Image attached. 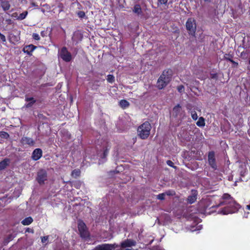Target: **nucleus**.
<instances>
[{
	"mask_svg": "<svg viewBox=\"0 0 250 250\" xmlns=\"http://www.w3.org/2000/svg\"><path fill=\"white\" fill-rule=\"evenodd\" d=\"M206 2H210L211 0H204Z\"/></svg>",
	"mask_w": 250,
	"mask_h": 250,
	"instance_id": "a18cd8bd",
	"label": "nucleus"
},
{
	"mask_svg": "<svg viewBox=\"0 0 250 250\" xmlns=\"http://www.w3.org/2000/svg\"><path fill=\"white\" fill-rule=\"evenodd\" d=\"M216 77H217V74H213L211 75V78H216Z\"/></svg>",
	"mask_w": 250,
	"mask_h": 250,
	"instance_id": "37998d69",
	"label": "nucleus"
},
{
	"mask_svg": "<svg viewBox=\"0 0 250 250\" xmlns=\"http://www.w3.org/2000/svg\"><path fill=\"white\" fill-rule=\"evenodd\" d=\"M95 82H97L98 83L99 82V81H95Z\"/></svg>",
	"mask_w": 250,
	"mask_h": 250,
	"instance_id": "09e8293b",
	"label": "nucleus"
},
{
	"mask_svg": "<svg viewBox=\"0 0 250 250\" xmlns=\"http://www.w3.org/2000/svg\"><path fill=\"white\" fill-rule=\"evenodd\" d=\"M182 109L181 106L178 104L176 106H175L173 108V115L175 117H178V116H181L182 115Z\"/></svg>",
	"mask_w": 250,
	"mask_h": 250,
	"instance_id": "2eb2a0df",
	"label": "nucleus"
},
{
	"mask_svg": "<svg viewBox=\"0 0 250 250\" xmlns=\"http://www.w3.org/2000/svg\"><path fill=\"white\" fill-rule=\"evenodd\" d=\"M166 193H162L157 195V199L160 200H164L165 199Z\"/></svg>",
	"mask_w": 250,
	"mask_h": 250,
	"instance_id": "2f4dec72",
	"label": "nucleus"
},
{
	"mask_svg": "<svg viewBox=\"0 0 250 250\" xmlns=\"http://www.w3.org/2000/svg\"><path fill=\"white\" fill-rule=\"evenodd\" d=\"M47 180V173L46 170L41 169L37 172L36 180L40 185H43Z\"/></svg>",
	"mask_w": 250,
	"mask_h": 250,
	"instance_id": "0eeeda50",
	"label": "nucleus"
},
{
	"mask_svg": "<svg viewBox=\"0 0 250 250\" xmlns=\"http://www.w3.org/2000/svg\"><path fill=\"white\" fill-rule=\"evenodd\" d=\"M48 240V236H43L42 238V242L45 243Z\"/></svg>",
	"mask_w": 250,
	"mask_h": 250,
	"instance_id": "ea45409f",
	"label": "nucleus"
},
{
	"mask_svg": "<svg viewBox=\"0 0 250 250\" xmlns=\"http://www.w3.org/2000/svg\"><path fill=\"white\" fill-rule=\"evenodd\" d=\"M0 38L3 42H6V38L4 35L0 32Z\"/></svg>",
	"mask_w": 250,
	"mask_h": 250,
	"instance_id": "4c0bfd02",
	"label": "nucleus"
},
{
	"mask_svg": "<svg viewBox=\"0 0 250 250\" xmlns=\"http://www.w3.org/2000/svg\"><path fill=\"white\" fill-rule=\"evenodd\" d=\"M158 2L160 3V4H166L168 0H158Z\"/></svg>",
	"mask_w": 250,
	"mask_h": 250,
	"instance_id": "58836bf2",
	"label": "nucleus"
},
{
	"mask_svg": "<svg viewBox=\"0 0 250 250\" xmlns=\"http://www.w3.org/2000/svg\"><path fill=\"white\" fill-rule=\"evenodd\" d=\"M165 193H166V195H167L168 196H171L173 195V194L172 193V192L170 190H168L166 191Z\"/></svg>",
	"mask_w": 250,
	"mask_h": 250,
	"instance_id": "a19ab883",
	"label": "nucleus"
},
{
	"mask_svg": "<svg viewBox=\"0 0 250 250\" xmlns=\"http://www.w3.org/2000/svg\"><path fill=\"white\" fill-rule=\"evenodd\" d=\"M27 231H30V229H29V228H28V229H27Z\"/></svg>",
	"mask_w": 250,
	"mask_h": 250,
	"instance_id": "de8ad7c7",
	"label": "nucleus"
},
{
	"mask_svg": "<svg viewBox=\"0 0 250 250\" xmlns=\"http://www.w3.org/2000/svg\"><path fill=\"white\" fill-rule=\"evenodd\" d=\"M10 160L8 158H5L0 162V170L4 169L8 166Z\"/></svg>",
	"mask_w": 250,
	"mask_h": 250,
	"instance_id": "6ab92c4d",
	"label": "nucleus"
},
{
	"mask_svg": "<svg viewBox=\"0 0 250 250\" xmlns=\"http://www.w3.org/2000/svg\"><path fill=\"white\" fill-rule=\"evenodd\" d=\"M248 51H243L241 53V56L243 58V59H246L247 58V56H248Z\"/></svg>",
	"mask_w": 250,
	"mask_h": 250,
	"instance_id": "c9c22d12",
	"label": "nucleus"
},
{
	"mask_svg": "<svg viewBox=\"0 0 250 250\" xmlns=\"http://www.w3.org/2000/svg\"><path fill=\"white\" fill-rule=\"evenodd\" d=\"M59 55L65 62H69L72 60V55L65 46L62 47L61 48Z\"/></svg>",
	"mask_w": 250,
	"mask_h": 250,
	"instance_id": "423d86ee",
	"label": "nucleus"
},
{
	"mask_svg": "<svg viewBox=\"0 0 250 250\" xmlns=\"http://www.w3.org/2000/svg\"><path fill=\"white\" fill-rule=\"evenodd\" d=\"M196 125L199 127H203L205 125V119L203 117L199 118V120L197 122Z\"/></svg>",
	"mask_w": 250,
	"mask_h": 250,
	"instance_id": "5701e85b",
	"label": "nucleus"
},
{
	"mask_svg": "<svg viewBox=\"0 0 250 250\" xmlns=\"http://www.w3.org/2000/svg\"><path fill=\"white\" fill-rule=\"evenodd\" d=\"M172 78V70L170 69L164 70L158 78L156 87L159 90L166 87L170 83Z\"/></svg>",
	"mask_w": 250,
	"mask_h": 250,
	"instance_id": "f03ea898",
	"label": "nucleus"
},
{
	"mask_svg": "<svg viewBox=\"0 0 250 250\" xmlns=\"http://www.w3.org/2000/svg\"><path fill=\"white\" fill-rule=\"evenodd\" d=\"M222 199L224 200V201L221 202L217 207L224 204L228 205L221 210V212L222 214H228L229 213H233L238 210L239 205L236 203L234 198L231 197L230 194L224 193L222 197Z\"/></svg>",
	"mask_w": 250,
	"mask_h": 250,
	"instance_id": "f257e3e1",
	"label": "nucleus"
},
{
	"mask_svg": "<svg viewBox=\"0 0 250 250\" xmlns=\"http://www.w3.org/2000/svg\"><path fill=\"white\" fill-rule=\"evenodd\" d=\"M78 228L80 235L82 238H88L89 237V232L85 224L83 221L81 220L78 221Z\"/></svg>",
	"mask_w": 250,
	"mask_h": 250,
	"instance_id": "20e7f679",
	"label": "nucleus"
},
{
	"mask_svg": "<svg viewBox=\"0 0 250 250\" xmlns=\"http://www.w3.org/2000/svg\"><path fill=\"white\" fill-rule=\"evenodd\" d=\"M34 104H33V103H31V102H29V103H28L26 106L27 107H31Z\"/></svg>",
	"mask_w": 250,
	"mask_h": 250,
	"instance_id": "79ce46f5",
	"label": "nucleus"
},
{
	"mask_svg": "<svg viewBox=\"0 0 250 250\" xmlns=\"http://www.w3.org/2000/svg\"><path fill=\"white\" fill-rule=\"evenodd\" d=\"M129 103L126 100H121L119 102V105L123 108L125 109L129 107Z\"/></svg>",
	"mask_w": 250,
	"mask_h": 250,
	"instance_id": "aec40b11",
	"label": "nucleus"
},
{
	"mask_svg": "<svg viewBox=\"0 0 250 250\" xmlns=\"http://www.w3.org/2000/svg\"><path fill=\"white\" fill-rule=\"evenodd\" d=\"M15 237V236L12 234H10L8 235V236L5 238L4 240V243L5 244H8L10 241H12L14 238Z\"/></svg>",
	"mask_w": 250,
	"mask_h": 250,
	"instance_id": "a878e982",
	"label": "nucleus"
},
{
	"mask_svg": "<svg viewBox=\"0 0 250 250\" xmlns=\"http://www.w3.org/2000/svg\"><path fill=\"white\" fill-rule=\"evenodd\" d=\"M192 194L188 196V202L190 204L194 203L197 199L196 191H192Z\"/></svg>",
	"mask_w": 250,
	"mask_h": 250,
	"instance_id": "f3484780",
	"label": "nucleus"
},
{
	"mask_svg": "<svg viewBox=\"0 0 250 250\" xmlns=\"http://www.w3.org/2000/svg\"><path fill=\"white\" fill-rule=\"evenodd\" d=\"M21 142L23 145H27L30 146H34L35 143L33 139L28 137H23L21 140Z\"/></svg>",
	"mask_w": 250,
	"mask_h": 250,
	"instance_id": "ddd939ff",
	"label": "nucleus"
},
{
	"mask_svg": "<svg viewBox=\"0 0 250 250\" xmlns=\"http://www.w3.org/2000/svg\"><path fill=\"white\" fill-rule=\"evenodd\" d=\"M133 11L138 15L141 14L142 11L141 6L138 4H135L133 7Z\"/></svg>",
	"mask_w": 250,
	"mask_h": 250,
	"instance_id": "4be33fe9",
	"label": "nucleus"
},
{
	"mask_svg": "<svg viewBox=\"0 0 250 250\" xmlns=\"http://www.w3.org/2000/svg\"><path fill=\"white\" fill-rule=\"evenodd\" d=\"M81 175V171L79 169H75L71 172V176L75 178L79 177Z\"/></svg>",
	"mask_w": 250,
	"mask_h": 250,
	"instance_id": "b1692460",
	"label": "nucleus"
},
{
	"mask_svg": "<svg viewBox=\"0 0 250 250\" xmlns=\"http://www.w3.org/2000/svg\"><path fill=\"white\" fill-rule=\"evenodd\" d=\"M43 32H41V35H42V36H43Z\"/></svg>",
	"mask_w": 250,
	"mask_h": 250,
	"instance_id": "49530a36",
	"label": "nucleus"
},
{
	"mask_svg": "<svg viewBox=\"0 0 250 250\" xmlns=\"http://www.w3.org/2000/svg\"><path fill=\"white\" fill-rule=\"evenodd\" d=\"M246 208L247 209H248V210H250V204L248 205H247L246 207Z\"/></svg>",
	"mask_w": 250,
	"mask_h": 250,
	"instance_id": "c03bdc74",
	"label": "nucleus"
},
{
	"mask_svg": "<svg viewBox=\"0 0 250 250\" xmlns=\"http://www.w3.org/2000/svg\"><path fill=\"white\" fill-rule=\"evenodd\" d=\"M0 137L4 139H8L9 137V134L5 131H0Z\"/></svg>",
	"mask_w": 250,
	"mask_h": 250,
	"instance_id": "c85d7f7f",
	"label": "nucleus"
},
{
	"mask_svg": "<svg viewBox=\"0 0 250 250\" xmlns=\"http://www.w3.org/2000/svg\"><path fill=\"white\" fill-rule=\"evenodd\" d=\"M186 27L189 34L194 36L196 30L195 20L192 18H188L186 23Z\"/></svg>",
	"mask_w": 250,
	"mask_h": 250,
	"instance_id": "39448f33",
	"label": "nucleus"
},
{
	"mask_svg": "<svg viewBox=\"0 0 250 250\" xmlns=\"http://www.w3.org/2000/svg\"><path fill=\"white\" fill-rule=\"evenodd\" d=\"M177 89L179 92L182 93L184 91L185 88L183 85H180L177 86Z\"/></svg>",
	"mask_w": 250,
	"mask_h": 250,
	"instance_id": "f704fd0d",
	"label": "nucleus"
},
{
	"mask_svg": "<svg viewBox=\"0 0 250 250\" xmlns=\"http://www.w3.org/2000/svg\"><path fill=\"white\" fill-rule=\"evenodd\" d=\"M136 245V242L131 239H126L121 243V246L122 248L130 247Z\"/></svg>",
	"mask_w": 250,
	"mask_h": 250,
	"instance_id": "dca6fc26",
	"label": "nucleus"
},
{
	"mask_svg": "<svg viewBox=\"0 0 250 250\" xmlns=\"http://www.w3.org/2000/svg\"><path fill=\"white\" fill-rule=\"evenodd\" d=\"M25 100L26 102H30L33 104H35L36 102V101L33 97L25 98Z\"/></svg>",
	"mask_w": 250,
	"mask_h": 250,
	"instance_id": "72a5a7b5",
	"label": "nucleus"
},
{
	"mask_svg": "<svg viewBox=\"0 0 250 250\" xmlns=\"http://www.w3.org/2000/svg\"><path fill=\"white\" fill-rule=\"evenodd\" d=\"M234 55L233 53H231V52L229 53H226L224 55V59L225 60L231 62L233 64L234 67H237L238 66V63L233 60L232 59Z\"/></svg>",
	"mask_w": 250,
	"mask_h": 250,
	"instance_id": "f8f14e48",
	"label": "nucleus"
},
{
	"mask_svg": "<svg viewBox=\"0 0 250 250\" xmlns=\"http://www.w3.org/2000/svg\"><path fill=\"white\" fill-rule=\"evenodd\" d=\"M42 156V149L38 148L34 149L32 153L31 158L34 161L39 160Z\"/></svg>",
	"mask_w": 250,
	"mask_h": 250,
	"instance_id": "9d476101",
	"label": "nucleus"
},
{
	"mask_svg": "<svg viewBox=\"0 0 250 250\" xmlns=\"http://www.w3.org/2000/svg\"><path fill=\"white\" fill-rule=\"evenodd\" d=\"M37 48V47L33 44H29L24 46L22 49V51L29 55L31 56L33 52Z\"/></svg>",
	"mask_w": 250,
	"mask_h": 250,
	"instance_id": "1a4fd4ad",
	"label": "nucleus"
},
{
	"mask_svg": "<svg viewBox=\"0 0 250 250\" xmlns=\"http://www.w3.org/2000/svg\"><path fill=\"white\" fill-rule=\"evenodd\" d=\"M191 117L193 120L196 121L198 119V115L195 110H191L190 111Z\"/></svg>",
	"mask_w": 250,
	"mask_h": 250,
	"instance_id": "c756f323",
	"label": "nucleus"
},
{
	"mask_svg": "<svg viewBox=\"0 0 250 250\" xmlns=\"http://www.w3.org/2000/svg\"><path fill=\"white\" fill-rule=\"evenodd\" d=\"M28 14V12L27 11H24L22 13L20 14L19 16L17 18V20H22L24 19Z\"/></svg>",
	"mask_w": 250,
	"mask_h": 250,
	"instance_id": "bb28decb",
	"label": "nucleus"
},
{
	"mask_svg": "<svg viewBox=\"0 0 250 250\" xmlns=\"http://www.w3.org/2000/svg\"><path fill=\"white\" fill-rule=\"evenodd\" d=\"M107 81L108 83H112L115 81V77L113 75L109 74L107 76Z\"/></svg>",
	"mask_w": 250,
	"mask_h": 250,
	"instance_id": "cd10ccee",
	"label": "nucleus"
},
{
	"mask_svg": "<svg viewBox=\"0 0 250 250\" xmlns=\"http://www.w3.org/2000/svg\"><path fill=\"white\" fill-rule=\"evenodd\" d=\"M208 163L210 167L214 170L217 169V165L215 157V152L214 151H210L208 155Z\"/></svg>",
	"mask_w": 250,
	"mask_h": 250,
	"instance_id": "6e6552de",
	"label": "nucleus"
},
{
	"mask_svg": "<svg viewBox=\"0 0 250 250\" xmlns=\"http://www.w3.org/2000/svg\"><path fill=\"white\" fill-rule=\"evenodd\" d=\"M33 38L36 41H39L40 40V37L37 33H33L32 35Z\"/></svg>",
	"mask_w": 250,
	"mask_h": 250,
	"instance_id": "e433bc0d",
	"label": "nucleus"
},
{
	"mask_svg": "<svg viewBox=\"0 0 250 250\" xmlns=\"http://www.w3.org/2000/svg\"><path fill=\"white\" fill-rule=\"evenodd\" d=\"M151 125L148 121H146L140 125L137 129L138 137L143 140L148 138L151 129Z\"/></svg>",
	"mask_w": 250,
	"mask_h": 250,
	"instance_id": "7ed1b4c3",
	"label": "nucleus"
},
{
	"mask_svg": "<svg viewBox=\"0 0 250 250\" xmlns=\"http://www.w3.org/2000/svg\"><path fill=\"white\" fill-rule=\"evenodd\" d=\"M33 221V218L29 216L28 217H26L21 221V224L24 226H27L31 224Z\"/></svg>",
	"mask_w": 250,
	"mask_h": 250,
	"instance_id": "412c9836",
	"label": "nucleus"
},
{
	"mask_svg": "<svg viewBox=\"0 0 250 250\" xmlns=\"http://www.w3.org/2000/svg\"><path fill=\"white\" fill-rule=\"evenodd\" d=\"M0 6L4 11L9 10L10 8V4L9 2L7 0H2L0 2Z\"/></svg>",
	"mask_w": 250,
	"mask_h": 250,
	"instance_id": "a211bd4d",
	"label": "nucleus"
},
{
	"mask_svg": "<svg viewBox=\"0 0 250 250\" xmlns=\"http://www.w3.org/2000/svg\"><path fill=\"white\" fill-rule=\"evenodd\" d=\"M167 164L169 166V167H173L175 169L177 168V167L175 166L174 165V163L171 161V160H167L166 162Z\"/></svg>",
	"mask_w": 250,
	"mask_h": 250,
	"instance_id": "473e14b6",
	"label": "nucleus"
},
{
	"mask_svg": "<svg viewBox=\"0 0 250 250\" xmlns=\"http://www.w3.org/2000/svg\"><path fill=\"white\" fill-rule=\"evenodd\" d=\"M78 16L81 19L84 18L85 17V12L83 11H79L77 13Z\"/></svg>",
	"mask_w": 250,
	"mask_h": 250,
	"instance_id": "7c9ffc66",
	"label": "nucleus"
},
{
	"mask_svg": "<svg viewBox=\"0 0 250 250\" xmlns=\"http://www.w3.org/2000/svg\"><path fill=\"white\" fill-rule=\"evenodd\" d=\"M20 40V37H17L15 35H13L9 38V42L15 44L16 42H18Z\"/></svg>",
	"mask_w": 250,
	"mask_h": 250,
	"instance_id": "393cba45",
	"label": "nucleus"
},
{
	"mask_svg": "<svg viewBox=\"0 0 250 250\" xmlns=\"http://www.w3.org/2000/svg\"><path fill=\"white\" fill-rule=\"evenodd\" d=\"M110 148L111 146L108 143H107L106 145L103 148V150L100 151L98 154L101 158L105 159L107 157Z\"/></svg>",
	"mask_w": 250,
	"mask_h": 250,
	"instance_id": "9b49d317",
	"label": "nucleus"
},
{
	"mask_svg": "<svg viewBox=\"0 0 250 250\" xmlns=\"http://www.w3.org/2000/svg\"><path fill=\"white\" fill-rule=\"evenodd\" d=\"M113 248H114V247L113 245L104 244L97 246L95 250H112Z\"/></svg>",
	"mask_w": 250,
	"mask_h": 250,
	"instance_id": "4468645a",
	"label": "nucleus"
}]
</instances>
